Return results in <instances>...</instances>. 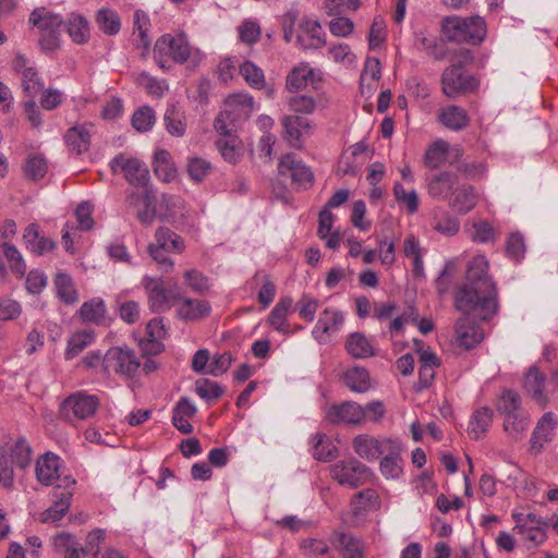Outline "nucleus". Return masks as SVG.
Listing matches in <instances>:
<instances>
[{"label":"nucleus","instance_id":"1","mask_svg":"<svg viewBox=\"0 0 558 558\" xmlns=\"http://www.w3.org/2000/svg\"><path fill=\"white\" fill-rule=\"evenodd\" d=\"M488 268L485 256H475L468 266L465 283L454 294L456 308L461 313H476L481 320L490 319L498 310L497 288Z\"/></svg>","mask_w":558,"mask_h":558},{"label":"nucleus","instance_id":"2","mask_svg":"<svg viewBox=\"0 0 558 558\" xmlns=\"http://www.w3.org/2000/svg\"><path fill=\"white\" fill-rule=\"evenodd\" d=\"M451 64L441 74V88L449 98L468 95L474 92L478 82L464 71V66L473 62V54L469 49H460L451 58Z\"/></svg>","mask_w":558,"mask_h":558},{"label":"nucleus","instance_id":"3","mask_svg":"<svg viewBox=\"0 0 558 558\" xmlns=\"http://www.w3.org/2000/svg\"><path fill=\"white\" fill-rule=\"evenodd\" d=\"M441 34L448 41L478 45L486 36V23L480 16H447L441 22Z\"/></svg>","mask_w":558,"mask_h":558},{"label":"nucleus","instance_id":"4","mask_svg":"<svg viewBox=\"0 0 558 558\" xmlns=\"http://www.w3.org/2000/svg\"><path fill=\"white\" fill-rule=\"evenodd\" d=\"M142 284L147 294V304L153 313H165L172 307L174 302L182 299L181 292L177 289V281L173 279L166 282L161 278L144 277Z\"/></svg>","mask_w":558,"mask_h":558},{"label":"nucleus","instance_id":"5","mask_svg":"<svg viewBox=\"0 0 558 558\" xmlns=\"http://www.w3.org/2000/svg\"><path fill=\"white\" fill-rule=\"evenodd\" d=\"M191 56V47L186 36L180 34L162 35L155 44L154 58L161 69H170L173 63H184Z\"/></svg>","mask_w":558,"mask_h":558},{"label":"nucleus","instance_id":"6","mask_svg":"<svg viewBox=\"0 0 558 558\" xmlns=\"http://www.w3.org/2000/svg\"><path fill=\"white\" fill-rule=\"evenodd\" d=\"M100 405L99 398L85 391H76L66 397L59 405V418L74 425L77 421L93 417Z\"/></svg>","mask_w":558,"mask_h":558},{"label":"nucleus","instance_id":"7","mask_svg":"<svg viewBox=\"0 0 558 558\" xmlns=\"http://www.w3.org/2000/svg\"><path fill=\"white\" fill-rule=\"evenodd\" d=\"M514 521L513 531L522 536L524 542H530L534 547L547 539L548 523L535 513H512Z\"/></svg>","mask_w":558,"mask_h":558},{"label":"nucleus","instance_id":"8","mask_svg":"<svg viewBox=\"0 0 558 558\" xmlns=\"http://www.w3.org/2000/svg\"><path fill=\"white\" fill-rule=\"evenodd\" d=\"M60 459L58 456L47 452L41 456L36 464V476L38 481L45 485H51L54 481L58 482L56 490L61 488H74L75 480L70 475L61 477L60 475Z\"/></svg>","mask_w":558,"mask_h":558},{"label":"nucleus","instance_id":"9","mask_svg":"<svg viewBox=\"0 0 558 558\" xmlns=\"http://www.w3.org/2000/svg\"><path fill=\"white\" fill-rule=\"evenodd\" d=\"M113 173H121L125 180L137 186H144L149 178V171L144 162L126 154L117 155L110 162Z\"/></svg>","mask_w":558,"mask_h":558},{"label":"nucleus","instance_id":"10","mask_svg":"<svg viewBox=\"0 0 558 558\" xmlns=\"http://www.w3.org/2000/svg\"><path fill=\"white\" fill-rule=\"evenodd\" d=\"M371 470L356 459L339 461L331 468V476L341 485L359 487L371 477Z\"/></svg>","mask_w":558,"mask_h":558},{"label":"nucleus","instance_id":"11","mask_svg":"<svg viewBox=\"0 0 558 558\" xmlns=\"http://www.w3.org/2000/svg\"><path fill=\"white\" fill-rule=\"evenodd\" d=\"M105 372L117 373L128 377L133 376L141 366L134 351L121 348H111L102 357Z\"/></svg>","mask_w":558,"mask_h":558},{"label":"nucleus","instance_id":"12","mask_svg":"<svg viewBox=\"0 0 558 558\" xmlns=\"http://www.w3.org/2000/svg\"><path fill=\"white\" fill-rule=\"evenodd\" d=\"M278 173L281 177H290L292 184L298 189H307L313 183V172L294 154L282 156L278 163Z\"/></svg>","mask_w":558,"mask_h":558},{"label":"nucleus","instance_id":"13","mask_svg":"<svg viewBox=\"0 0 558 558\" xmlns=\"http://www.w3.org/2000/svg\"><path fill=\"white\" fill-rule=\"evenodd\" d=\"M395 439H378L368 434H361L354 437L352 447L354 452L366 461L378 460L390 447Z\"/></svg>","mask_w":558,"mask_h":558},{"label":"nucleus","instance_id":"14","mask_svg":"<svg viewBox=\"0 0 558 558\" xmlns=\"http://www.w3.org/2000/svg\"><path fill=\"white\" fill-rule=\"evenodd\" d=\"M326 420L331 424L360 425L365 422V413L356 402L343 401L327 409Z\"/></svg>","mask_w":558,"mask_h":558},{"label":"nucleus","instance_id":"15","mask_svg":"<svg viewBox=\"0 0 558 558\" xmlns=\"http://www.w3.org/2000/svg\"><path fill=\"white\" fill-rule=\"evenodd\" d=\"M471 314L480 318L476 313H463V316L456 324V341L459 347L465 350L476 347L484 339V330L471 319Z\"/></svg>","mask_w":558,"mask_h":558},{"label":"nucleus","instance_id":"16","mask_svg":"<svg viewBox=\"0 0 558 558\" xmlns=\"http://www.w3.org/2000/svg\"><path fill=\"white\" fill-rule=\"evenodd\" d=\"M331 546L339 551L341 558H365V543L344 531H333L329 537Z\"/></svg>","mask_w":558,"mask_h":558},{"label":"nucleus","instance_id":"17","mask_svg":"<svg viewBox=\"0 0 558 558\" xmlns=\"http://www.w3.org/2000/svg\"><path fill=\"white\" fill-rule=\"evenodd\" d=\"M296 43L303 49H319L326 45L322 25L314 20L303 19L299 23Z\"/></svg>","mask_w":558,"mask_h":558},{"label":"nucleus","instance_id":"18","mask_svg":"<svg viewBox=\"0 0 558 558\" xmlns=\"http://www.w3.org/2000/svg\"><path fill=\"white\" fill-rule=\"evenodd\" d=\"M281 124L284 130V138L295 148H301L302 137L308 135L312 122L302 116L292 113L282 117Z\"/></svg>","mask_w":558,"mask_h":558},{"label":"nucleus","instance_id":"19","mask_svg":"<svg viewBox=\"0 0 558 558\" xmlns=\"http://www.w3.org/2000/svg\"><path fill=\"white\" fill-rule=\"evenodd\" d=\"M329 99L325 94L317 93L315 96L296 94L288 99V108L295 114H312L316 109H325Z\"/></svg>","mask_w":558,"mask_h":558},{"label":"nucleus","instance_id":"20","mask_svg":"<svg viewBox=\"0 0 558 558\" xmlns=\"http://www.w3.org/2000/svg\"><path fill=\"white\" fill-rule=\"evenodd\" d=\"M177 316L184 322H196L210 315L211 306L208 301L202 299L185 298L179 300Z\"/></svg>","mask_w":558,"mask_h":558},{"label":"nucleus","instance_id":"21","mask_svg":"<svg viewBox=\"0 0 558 558\" xmlns=\"http://www.w3.org/2000/svg\"><path fill=\"white\" fill-rule=\"evenodd\" d=\"M344 322L342 313L336 308H325L315 325L313 333L319 342H326L329 336L339 330Z\"/></svg>","mask_w":558,"mask_h":558},{"label":"nucleus","instance_id":"22","mask_svg":"<svg viewBox=\"0 0 558 558\" xmlns=\"http://www.w3.org/2000/svg\"><path fill=\"white\" fill-rule=\"evenodd\" d=\"M457 173L444 171L434 175L428 182V194L435 199L450 201L453 189L458 184Z\"/></svg>","mask_w":558,"mask_h":558},{"label":"nucleus","instance_id":"23","mask_svg":"<svg viewBox=\"0 0 558 558\" xmlns=\"http://www.w3.org/2000/svg\"><path fill=\"white\" fill-rule=\"evenodd\" d=\"M93 124H76L68 130L64 140L70 151L82 155L89 149Z\"/></svg>","mask_w":558,"mask_h":558},{"label":"nucleus","instance_id":"24","mask_svg":"<svg viewBox=\"0 0 558 558\" xmlns=\"http://www.w3.org/2000/svg\"><path fill=\"white\" fill-rule=\"evenodd\" d=\"M402 446L395 440L381 456L380 472L386 478H398L403 471V460L401 458Z\"/></svg>","mask_w":558,"mask_h":558},{"label":"nucleus","instance_id":"25","mask_svg":"<svg viewBox=\"0 0 558 558\" xmlns=\"http://www.w3.org/2000/svg\"><path fill=\"white\" fill-rule=\"evenodd\" d=\"M477 197L470 184H457L450 196L449 206L459 214H466L476 206Z\"/></svg>","mask_w":558,"mask_h":558},{"label":"nucleus","instance_id":"26","mask_svg":"<svg viewBox=\"0 0 558 558\" xmlns=\"http://www.w3.org/2000/svg\"><path fill=\"white\" fill-rule=\"evenodd\" d=\"M196 414V407L189 398L182 397L175 404L172 412V424L182 434L189 435L193 432V426L189 422Z\"/></svg>","mask_w":558,"mask_h":558},{"label":"nucleus","instance_id":"27","mask_svg":"<svg viewBox=\"0 0 558 558\" xmlns=\"http://www.w3.org/2000/svg\"><path fill=\"white\" fill-rule=\"evenodd\" d=\"M544 388L545 375L536 366L531 367L524 378V389L542 408L548 402Z\"/></svg>","mask_w":558,"mask_h":558},{"label":"nucleus","instance_id":"28","mask_svg":"<svg viewBox=\"0 0 558 558\" xmlns=\"http://www.w3.org/2000/svg\"><path fill=\"white\" fill-rule=\"evenodd\" d=\"M345 349L354 359H367L376 355L372 341L364 333L357 331L348 336Z\"/></svg>","mask_w":558,"mask_h":558},{"label":"nucleus","instance_id":"29","mask_svg":"<svg viewBox=\"0 0 558 558\" xmlns=\"http://www.w3.org/2000/svg\"><path fill=\"white\" fill-rule=\"evenodd\" d=\"M351 510L354 515L361 513L375 511L380 508V497L377 490L373 488H366L362 492L356 493L351 500Z\"/></svg>","mask_w":558,"mask_h":558},{"label":"nucleus","instance_id":"30","mask_svg":"<svg viewBox=\"0 0 558 558\" xmlns=\"http://www.w3.org/2000/svg\"><path fill=\"white\" fill-rule=\"evenodd\" d=\"M23 238L26 241L27 247L36 255H44L56 247L54 241L39 234L38 227L35 223H31L25 228Z\"/></svg>","mask_w":558,"mask_h":558},{"label":"nucleus","instance_id":"31","mask_svg":"<svg viewBox=\"0 0 558 558\" xmlns=\"http://www.w3.org/2000/svg\"><path fill=\"white\" fill-rule=\"evenodd\" d=\"M29 24L36 27L39 33L58 31L63 26L61 17L46 8L35 9L29 15Z\"/></svg>","mask_w":558,"mask_h":558},{"label":"nucleus","instance_id":"32","mask_svg":"<svg viewBox=\"0 0 558 558\" xmlns=\"http://www.w3.org/2000/svg\"><path fill=\"white\" fill-rule=\"evenodd\" d=\"M72 495L73 488L63 489L60 493L57 490L54 493L57 501L41 513V521L56 522L62 519L70 508Z\"/></svg>","mask_w":558,"mask_h":558},{"label":"nucleus","instance_id":"33","mask_svg":"<svg viewBox=\"0 0 558 558\" xmlns=\"http://www.w3.org/2000/svg\"><path fill=\"white\" fill-rule=\"evenodd\" d=\"M493 422V411L488 407L475 410L471 416L468 433L473 439L482 438Z\"/></svg>","mask_w":558,"mask_h":558},{"label":"nucleus","instance_id":"34","mask_svg":"<svg viewBox=\"0 0 558 558\" xmlns=\"http://www.w3.org/2000/svg\"><path fill=\"white\" fill-rule=\"evenodd\" d=\"M557 422L551 412L545 413L538 421L536 428L531 438L532 449L541 450L544 442L550 440L551 432L555 429Z\"/></svg>","mask_w":558,"mask_h":558},{"label":"nucleus","instance_id":"35","mask_svg":"<svg viewBox=\"0 0 558 558\" xmlns=\"http://www.w3.org/2000/svg\"><path fill=\"white\" fill-rule=\"evenodd\" d=\"M154 173L163 182H170L177 177V168L171 155L165 149L156 151L153 161Z\"/></svg>","mask_w":558,"mask_h":558},{"label":"nucleus","instance_id":"36","mask_svg":"<svg viewBox=\"0 0 558 558\" xmlns=\"http://www.w3.org/2000/svg\"><path fill=\"white\" fill-rule=\"evenodd\" d=\"M58 298L65 304H75L78 292L72 277L65 272H58L53 279Z\"/></svg>","mask_w":558,"mask_h":558},{"label":"nucleus","instance_id":"37","mask_svg":"<svg viewBox=\"0 0 558 558\" xmlns=\"http://www.w3.org/2000/svg\"><path fill=\"white\" fill-rule=\"evenodd\" d=\"M439 119L445 126L454 131L466 128L470 122L466 111L454 105L444 108L439 113Z\"/></svg>","mask_w":558,"mask_h":558},{"label":"nucleus","instance_id":"38","mask_svg":"<svg viewBox=\"0 0 558 558\" xmlns=\"http://www.w3.org/2000/svg\"><path fill=\"white\" fill-rule=\"evenodd\" d=\"M308 81H314L313 69L308 64L302 63L288 74L286 87L291 93H298L307 86Z\"/></svg>","mask_w":558,"mask_h":558},{"label":"nucleus","instance_id":"39","mask_svg":"<svg viewBox=\"0 0 558 558\" xmlns=\"http://www.w3.org/2000/svg\"><path fill=\"white\" fill-rule=\"evenodd\" d=\"M225 107L234 110V117L238 120L247 119L254 108V99L248 94H232L225 100Z\"/></svg>","mask_w":558,"mask_h":558},{"label":"nucleus","instance_id":"40","mask_svg":"<svg viewBox=\"0 0 558 558\" xmlns=\"http://www.w3.org/2000/svg\"><path fill=\"white\" fill-rule=\"evenodd\" d=\"M156 244L168 253H182L185 248L184 240L171 229L160 227L155 233Z\"/></svg>","mask_w":558,"mask_h":558},{"label":"nucleus","instance_id":"41","mask_svg":"<svg viewBox=\"0 0 558 558\" xmlns=\"http://www.w3.org/2000/svg\"><path fill=\"white\" fill-rule=\"evenodd\" d=\"M292 299L284 296L279 300L276 306L271 310L268 316V323L275 329L283 332L289 331V325L287 324V315L292 307Z\"/></svg>","mask_w":558,"mask_h":558},{"label":"nucleus","instance_id":"42","mask_svg":"<svg viewBox=\"0 0 558 558\" xmlns=\"http://www.w3.org/2000/svg\"><path fill=\"white\" fill-rule=\"evenodd\" d=\"M165 124L167 131L173 135L181 137L184 135L186 130L185 114L184 111L172 105L170 106L165 113Z\"/></svg>","mask_w":558,"mask_h":558},{"label":"nucleus","instance_id":"43","mask_svg":"<svg viewBox=\"0 0 558 558\" xmlns=\"http://www.w3.org/2000/svg\"><path fill=\"white\" fill-rule=\"evenodd\" d=\"M47 170V159L40 154L28 155L23 166L25 178L32 181L41 180L46 175Z\"/></svg>","mask_w":558,"mask_h":558},{"label":"nucleus","instance_id":"44","mask_svg":"<svg viewBox=\"0 0 558 558\" xmlns=\"http://www.w3.org/2000/svg\"><path fill=\"white\" fill-rule=\"evenodd\" d=\"M530 424L529 416L523 410L505 416L504 428L515 440L520 439Z\"/></svg>","mask_w":558,"mask_h":558},{"label":"nucleus","instance_id":"45","mask_svg":"<svg viewBox=\"0 0 558 558\" xmlns=\"http://www.w3.org/2000/svg\"><path fill=\"white\" fill-rule=\"evenodd\" d=\"M96 23L101 32L110 36L118 34L121 28L119 14L108 8H102L97 12Z\"/></svg>","mask_w":558,"mask_h":558},{"label":"nucleus","instance_id":"46","mask_svg":"<svg viewBox=\"0 0 558 558\" xmlns=\"http://www.w3.org/2000/svg\"><path fill=\"white\" fill-rule=\"evenodd\" d=\"M0 247L3 256L9 263L11 271L16 276V278L24 277L27 267L20 251L8 242H2Z\"/></svg>","mask_w":558,"mask_h":558},{"label":"nucleus","instance_id":"47","mask_svg":"<svg viewBox=\"0 0 558 558\" xmlns=\"http://www.w3.org/2000/svg\"><path fill=\"white\" fill-rule=\"evenodd\" d=\"M78 314L83 322L100 324L106 314L105 303L101 299H92L83 303Z\"/></svg>","mask_w":558,"mask_h":558},{"label":"nucleus","instance_id":"48","mask_svg":"<svg viewBox=\"0 0 558 558\" xmlns=\"http://www.w3.org/2000/svg\"><path fill=\"white\" fill-rule=\"evenodd\" d=\"M344 383L352 391L365 392L369 388V374L363 367H353L344 374Z\"/></svg>","mask_w":558,"mask_h":558},{"label":"nucleus","instance_id":"49","mask_svg":"<svg viewBox=\"0 0 558 558\" xmlns=\"http://www.w3.org/2000/svg\"><path fill=\"white\" fill-rule=\"evenodd\" d=\"M213 171L211 163L201 157H190L186 162L189 178L195 182H203Z\"/></svg>","mask_w":558,"mask_h":558},{"label":"nucleus","instance_id":"50","mask_svg":"<svg viewBox=\"0 0 558 558\" xmlns=\"http://www.w3.org/2000/svg\"><path fill=\"white\" fill-rule=\"evenodd\" d=\"M66 32L76 44H84L89 38V27L85 17L73 15L69 22L64 24Z\"/></svg>","mask_w":558,"mask_h":558},{"label":"nucleus","instance_id":"51","mask_svg":"<svg viewBox=\"0 0 558 558\" xmlns=\"http://www.w3.org/2000/svg\"><path fill=\"white\" fill-rule=\"evenodd\" d=\"M449 143L436 141L425 153V165L430 169L439 168L447 159Z\"/></svg>","mask_w":558,"mask_h":558},{"label":"nucleus","instance_id":"52","mask_svg":"<svg viewBox=\"0 0 558 558\" xmlns=\"http://www.w3.org/2000/svg\"><path fill=\"white\" fill-rule=\"evenodd\" d=\"M186 286L199 295H206L210 291V281L207 276L197 269H190L183 274Z\"/></svg>","mask_w":558,"mask_h":558},{"label":"nucleus","instance_id":"53","mask_svg":"<svg viewBox=\"0 0 558 558\" xmlns=\"http://www.w3.org/2000/svg\"><path fill=\"white\" fill-rule=\"evenodd\" d=\"M94 340V333L92 331H78L75 332L68 341V348L65 351V357L71 360L77 356L87 345Z\"/></svg>","mask_w":558,"mask_h":558},{"label":"nucleus","instance_id":"54","mask_svg":"<svg viewBox=\"0 0 558 558\" xmlns=\"http://www.w3.org/2000/svg\"><path fill=\"white\" fill-rule=\"evenodd\" d=\"M433 228L441 234L451 236L458 233L460 229L459 220L448 213H436L433 218Z\"/></svg>","mask_w":558,"mask_h":558},{"label":"nucleus","instance_id":"55","mask_svg":"<svg viewBox=\"0 0 558 558\" xmlns=\"http://www.w3.org/2000/svg\"><path fill=\"white\" fill-rule=\"evenodd\" d=\"M195 392L206 401H214L225 393V389L216 381L201 378L195 383Z\"/></svg>","mask_w":558,"mask_h":558},{"label":"nucleus","instance_id":"56","mask_svg":"<svg viewBox=\"0 0 558 558\" xmlns=\"http://www.w3.org/2000/svg\"><path fill=\"white\" fill-rule=\"evenodd\" d=\"M380 62L377 58H367L365 61V65L363 72L361 74V88L363 89L365 86L371 90L376 82L380 78Z\"/></svg>","mask_w":558,"mask_h":558},{"label":"nucleus","instance_id":"57","mask_svg":"<svg viewBox=\"0 0 558 558\" xmlns=\"http://www.w3.org/2000/svg\"><path fill=\"white\" fill-rule=\"evenodd\" d=\"M216 146L226 161L230 163H236L239 161L241 149L235 136L220 138L216 142Z\"/></svg>","mask_w":558,"mask_h":558},{"label":"nucleus","instance_id":"58","mask_svg":"<svg viewBox=\"0 0 558 558\" xmlns=\"http://www.w3.org/2000/svg\"><path fill=\"white\" fill-rule=\"evenodd\" d=\"M316 442L313 448V456L320 461H331L337 458V448L324 434L316 435Z\"/></svg>","mask_w":558,"mask_h":558},{"label":"nucleus","instance_id":"59","mask_svg":"<svg viewBox=\"0 0 558 558\" xmlns=\"http://www.w3.org/2000/svg\"><path fill=\"white\" fill-rule=\"evenodd\" d=\"M21 76L23 90L28 97L34 98L41 92L44 84L35 68H25Z\"/></svg>","mask_w":558,"mask_h":558},{"label":"nucleus","instance_id":"60","mask_svg":"<svg viewBox=\"0 0 558 558\" xmlns=\"http://www.w3.org/2000/svg\"><path fill=\"white\" fill-rule=\"evenodd\" d=\"M393 195L399 204H403L407 207L409 214H414L418 209V197L414 190L407 192L403 185L397 182L393 185Z\"/></svg>","mask_w":558,"mask_h":558},{"label":"nucleus","instance_id":"61","mask_svg":"<svg viewBox=\"0 0 558 558\" xmlns=\"http://www.w3.org/2000/svg\"><path fill=\"white\" fill-rule=\"evenodd\" d=\"M238 121L234 117V110H229L225 108L215 119L214 128L215 130L225 137L233 136V124Z\"/></svg>","mask_w":558,"mask_h":558},{"label":"nucleus","instance_id":"62","mask_svg":"<svg viewBox=\"0 0 558 558\" xmlns=\"http://www.w3.org/2000/svg\"><path fill=\"white\" fill-rule=\"evenodd\" d=\"M141 197L144 208L137 213V219L144 226H150L156 217L155 197L149 191H144Z\"/></svg>","mask_w":558,"mask_h":558},{"label":"nucleus","instance_id":"63","mask_svg":"<svg viewBox=\"0 0 558 558\" xmlns=\"http://www.w3.org/2000/svg\"><path fill=\"white\" fill-rule=\"evenodd\" d=\"M497 409L504 416L523 411L520 404L519 395L511 390L502 392L498 401Z\"/></svg>","mask_w":558,"mask_h":558},{"label":"nucleus","instance_id":"64","mask_svg":"<svg viewBox=\"0 0 558 558\" xmlns=\"http://www.w3.org/2000/svg\"><path fill=\"white\" fill-rule=\"evenodd\" d=\"M240 73L254 88H262L265 83L263 70L251 61H245L240 66Z\"/></svg>","mask_w":558,"mask_h":558}]
</instances>
